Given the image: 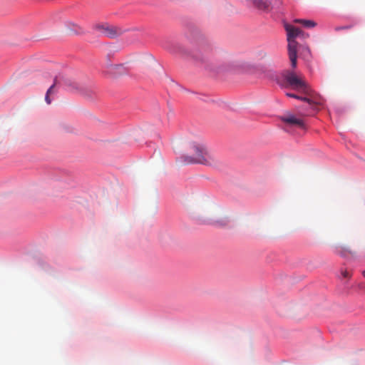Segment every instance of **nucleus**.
I'll return each instance as SVG.
<instances>
[{
    "label": "nucleus",
    "instance_id": "nucleus-1",
    "mask_svg": "<svg viewBox=\"0 0 365 365\" xmlns=\"http://www.w3.org/2000/svg\"><path fill=\"white\" fill-rule=\"evenodd\" d=\"M192 149L195 156H184L185 163H200L206 165H215L219 163L215 155L209 151L207 147L200 143H192Z\"/></svg>",
    "mask_w": 365,
    "mask_h": 365
},
{
    "label": "nucleus",
    "instance_id": "nucleus-2",
    "mask_svg": "<svg viewBox=\"0 0 365 365\" xmlns=\"http://www.w3.org/2000/svg\"><path fill=\"white\" fill-rule=\"evenodd\" d=\"M284 79L288 85L293 89L307 93L309 90L307 82L300 76L292 71H287L284 76Z\"/></svg>",
    "mask_w": 365,
    "mask_h": 365
},
{
    "label": "nucleus",
    "instance_id": "nucleus-3",
    "mask_svg": "<svg viewBox=\"0 0 365 365\" xmlns=\"http://www.w3.org/2000/svg\"><path fill=\"white\" fill-rule=\"evenodd\" d=\"M95 29L100 34L111 38L117 37L123 34V30L121 29L108 24H98L95 26Z\"/></svg>",
    "mask_w": 365,
    "mask_h": 365
},
{
    "label": "nucleus",
    "instance_id": "nucleus-4",
    "mask_svg": "<svg viewBox=\"0 0 365 365\" xmlns=\"http://www.w3.org/2000/svg\"><path fill=\"white\" fill-rule=\"evenodd\" d=\"M287 41L289 58L291 61L292 67L295 68L297 66V52L298 43L295 39H287Z\"/></svg>",
    "mask_w": 365,
    "mask_h": 365
},
{
    "label": "nucleus",
    "instance_id": "nucleus-5",
    "mask_svg": "<svg viewBox=\"0 0 365 365\" xmlns=\"http://www.w3.org/2000/svg\"><path fill=\"white\" fill-rule=\"evenodd\" d=\"M285 30L287 34V39H295L297 36L307 37L308 34H305L301 29L289 24H285Z\"/></svg>",
    "mask_w": 365,
    "mask_h": 365
},
{
    "label": "nucleus",
    "instance_id": "nucleus-6",
    "mask_svg": "<svg viewBox=\"0 0 365 365\" xmlns=\"http://www.w3.org/2000/svg\"><path fill=\"white\" fill-rule=\"evenodd\" d=\"M282 120L288 125H296L302 128H304V120L301 118H297L294 115L289 114L284 115L282 117Z\"/></svg>",
    "mask_w": 365,
    "mask_h": 365
},
{
    "label": "nucleus",
    "instance_id": "nucleus-7",
    "mask_svg": "<svg viewBox=\"0 0 365 365\" xmlns=\"http://www.w3.org/2000/svg\"><path fill=\"white\" fill-rule=\"evenodd\" d=\"M248 7L260 11L267 12L271 10L269 1H249Z\"/></svg>",
    "mask_w": 365,
    "mask_h": 365
},
{
    "label": "nucleus",
    "instance_id": "nucleus-8",
    "mask_svg": "<svg viewBox=\"0 0 365 365\" xmlns=\"http://www.w3.org/2000/svg\"><path fill=\"white\" fill-rule=\"evenodd\" d=\"M198 220L200 222H201L202 223L215 224V225H220V226H225V225H227V222L225 220H223L222 222L212 221V219H210V218H202V217H199Z\"/></svg>",
    "mask_w": 365,
    "mask_h": 365
},
{
    "label": "nucleus",
    "instance_id": "nucleus-9",
    "mask_svg": "<svg viewBox=\"0 0 365 365\" xmlns=\"http://www.w3.org/2000/svg\"><path fill=\"white\" fill-rule=\"evenodd\" d=\"M56 81H57L56 78H55L54 83H53L52 86H50V88L47 90L46 93L45 101H46V103L48 105L51 103V99L50 98L49 96L54 93V88L56 85Z\"/></svg>",
    "mask_w": 365,
    "mask_h": 365
},
{
    "label": "nucleus",
    "instance_id": "nucleus-10",
    "mask_svg": "<svg viewBox=\"0 0 365 365\" xmlns=\"http://www.w3.org/2000/svg\"><path fill=\"white\" fill-rule=\"evenodd\" d=\"M294 22L302 24L304 27L307 28H313L317 24L312 20H306V19H296Z\"/></svg>",
    "mask_w": 365,
    "mask_h": 365
},
{
    "label": "nucleus",
    "instance_id": "nucleus-11",
    "mask_svg": "<svg viewBox=\"0 0 365 365\" xmlns=\"http://www.w3.org/2000/svg\"><path fill=\"white\" fill-rule=\"evenodd\" d=\"M110 70L115 73H123L125 72V69L122 65H111L110 67Z\"/></svg>",
    "mask_w": 365,
    "mask_h": 365
},
{
    "label": "nucleus",
    "instance_id": "nucleus-12",
    "mask_svg": "<svg viewBox=\"0 0 365 365\" xmlns=\"http://www.w3.org/2000/svg\"><path fill=\"white\" fill-rule=\"evenodd\" d=\"M65 83L66 85L68 86V87H70L71 89H78V85L77 83L76 82H72L71 80H66L65 81Z\"/></svg>",
    "mask_w": 365,
    "mask_h": 365
},
{
    "label": "nucleus",
    "instance_id": "nucleus-13",
    "mask_svg": "<svg viewBox=\"0 0 365 365\" xmlns=\"http://www.w3.org/2000/svg\"><path fill=\"white\" fill-rule=\"evenodd\" d=\"M299 100H301L302 101L307 102L309 104L312 105L313 103L314 104H319V102H314L312 99L307 98V97H301L299 96Z\"/></svg>",
    "mask_w": 365,
    "mask_h": 365
},
{
    "label": "nucleus",
    "instance_id": "nucleus-14",
    "mask_svg": "<svg viewBox=\"0 0 365 365\" xmlns=\"http://www.w3.org/2000/svg\"><path fill=\"white\" fill-rule=\"evenodd\" d=\"M351 27H352L351 25H348V26H336V27H335L334 29L336 31H339L343 29H350Z\"/></svg>",
    "mask_w": 365,
    "mask_h": 365
},
{
    "label": "nucleus",
    "instance_id": "nucleus-15",
    "mask_svg": "<svg viewBox=\"0 0 365 365\" xmlns=\"http://www.w3.org/2000/svg\"><path fill=\"white\" fill-rule=\"evenodd\" d=\"M341 274L342 276L344 277V278H349L350 277V274L349 272L347 271V270H342L341 271Z\"/></svg>",
    "mask_w": 365,
    "mask_h": 365
},
{
    "label": "nucleus",
    "instance_id": "nucleus-16",
    "mask_svg": "<svg viewBox=\"0 0 365 365\" xmlns=\"http://www.w3.org/2000/svg\"><path fill=\"white\" fill-rule=\"evenodd\" d=\"M286 95L288 96V97H291V98H297V99H299V96L296 95V94H294V93H286Z\"/></svg>",
    "mask_w": 365,
    "mask_h": 365
},
{
    "label": "nucleus",
    "instance_id": "nucleus-17",
    "mask_svg": "<svg viewBox=\"0 0 365 365\" xmlns=\"http://www.w3.org/2000/svg\"><path fill=\"white\" fill-rule=\"evenodd\" d=\"M341 250H338L339 252H341L342 250H344L346 252H348L349 253L351 254V252L346 248L340 247Z\"/></svg>",
    "mask_w": 365,
    "mask_h": 365
},
{
    "label": "nucleus",
    "instance_id": "nucleus-18",
    "mask_svg": "<svg viewBox=\"0 0 365 365\" xmlns=\"http://www.w3.org/2000/svg\"><path fill=\"white\" fill-rule=\"evenodd\" d=\"M206 68H207V69H209V70H211V71L215 70V68H212V67H210L209 66H206Z\"/></svg>",
    "mask_w": 365,
    "mask_h": 365
},
{
    "label": "nucleus",
    "instance_id": "nucleus-19",
    "mask_svg": "<svg viewBox=\"0 0 365 365\" xmlns=\"http://www.w3.org/2000/svg\"><path fill=\"white\" fill-rule=\"evenodd\" d=\"M362 274L365 277V270L362 272Z\"/></svg>",
    "mask_w": 365,
    "mask_h": 365
}]
</instances>
